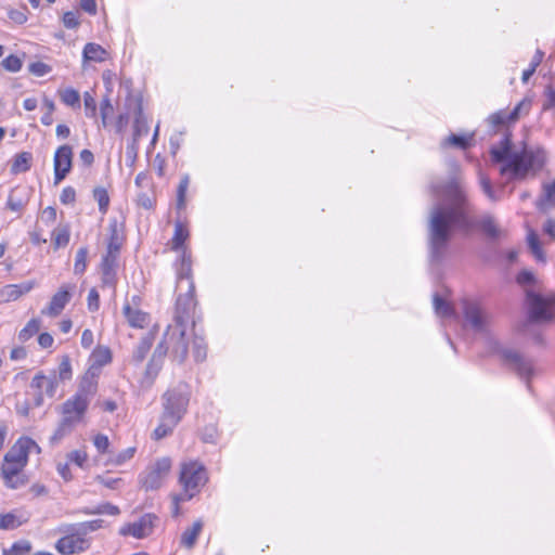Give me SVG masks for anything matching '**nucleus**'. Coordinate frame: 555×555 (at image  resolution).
Instances as JSON below:
<instances>
[{
  "label": "nucleus",
  "mask_w": 555,
  "mask_h": 555,
  "mask_svg": "<svg viewBox=\"0 0 555 555\" xmlns=\"http://www.w3.org/2000/svg\"><path fill=\"white\" fill-rule=\"evenodd\" d=\"M60 98L61 101L68 106L76 107L80 105V94L73 88L60 91Z\"/></svg>",
  "instance_id": "nucleus-44"
},
{
  "label": "nucleus",
  "mask_w": 555,
  "mask_h": 555,
  "mask_svg": "<svg viewBox=\"0 0 555 555\" xmlns=\"http://www.w3.org/2000/svg\"><path fill=\"white\" fill-rule=\"evenodd\" d=\"M156 519L157 517L155 515L145 514L138 521L121 527L119 533L121 535H132L137 539H143L152 533Z\"/></svg>",
  "instance_id": "nucleus-18"
},
{
  "label": "nucleus",
  "mask_w": 555,
  "mask_h": 555,
  "mask_svg": "<svg viewBox=\"0 0 555 555\" xmlns=\"http://www.w3.org/2000/svg\"><path fill=\"white\" fill-rule=\"evenodd\" d=\"M185 326L168 325L164 334L163 340L155 348L153 357L147 364V373H157L160 363L170 350L173 361L183 363L188 357V340L185 339Z\"/></svg>",
  "instance_id": "nucleus-3"
},
{
  "label": "nucleus",
  "mask_w": 555,
  "mask_h": 555,
  "mask_svg": "<svg viewBox=\"0 0 555 555\" xmlns=\"http://www.w3.org/2000/svg\"><path fill=\"white\" fill-rule=\"evenodd\" d=\"M51 66L43 63V62H34V63H30L29 66H28V70L30 74L37 76V77H42L47 74H49L51 72Z\"/></svg>",
  "instance_id": "nucleus-55"
},
{
  "label": "nucleus",
  "mask_w": 555,
  "mask_h": 555,
  "mask_svg": "<svg viewBox=\"0 0 555 555\" xmlns=\"http://www.w3.org/2000/svg\"><path fill=\"white\" fill-rule=\"evenodd\" d=\"M54 248L64 247L69 242V229L67 225H60L52 232Z\"/></svg>",
  "instance_id": "nucleus-39"
},
{
  "label": "nucleus",
  "mask_w": 555,
  "mask_h": 555,
  "mask_svg": "<svg viewBox=\"0 0 555 555\" xmlns=\"http://www.w3.org/2000/svg\"><path fill=\"white\" fill-rule=\"evenodd\" d=\"M479 183L482 192L490 201L496 202L499 199L492 188L490 179L481 172L479 173Z\"/></svg>",
  "instance_id": "nucleus-53"
},
{
  "label": "nucleus",
  "mask_w": 555,
  "mask_h": 555,
  "mask_svg": "<svg viewBox=\"0 0 555 555\" xmlns=\"http://www.w3.org/2000/svg\"><path fill=\"white\" fill-rule=\"evenodd\" d=\"M67 459L69 462H73L77 466L82 467L88 459V455L85 451L74 450L67 454Z\"/></svg>",
  "instance_id": "nucleus-58"
},
{
  "label": "nucleus",
  "mask_w": 555,
  "mask_h": 555,
  "mask_svg": "<svg viewBox=\"0 0 555 555\" xmlns=\"http://www.w3.org/2000/svg\"><path fill=\"white\" fill-rule=\"evenodd\" d=\"M40 320L38 319H31L27 322V324L18 333V339L22 343L27 341L30 339L34 335H36L40 330Z\"/></svg>",
  "instance_id": "nucleus-38"
},
{
  "label": "nucleus",
  "mask_w": 555,
  "mask_h": 555,
  "mask_svg": "<svg viewBox=\"0 0 555 555\" xmlns=\"http://www.w3.org/2000/svg\"><path fill=\"white\" fill-rule=\"evenodd\" d=\"M512 134L506 131L498 145L490 149V155L494 163L502 164L500 173L509 179H525L530 171L540 170L545 162V154L541 150L520 152L512 150Z\"/></svg>",
  "instance_id": "nucleus-2"
},
{
  "label": "nucleus",
  "mask_w": 555,
  "mask_h": 555,
  "mask_svg": "<svg viewBox=\"0 0 555 555\" xmlns=\"http://www.w3.org/2000/svg\"><path fill=\"white\" fill-rule=\"evenodd\" d=\"M90 360L92 363L85 376L95 380L96 371L112 361L111 350L107 347H98L93 350Z\"/></svg>",
  "instance_id": "nucleus-21"
},
{
  "label": "nucleus",
  "mask_w": 555,
  "mask_h": 555,
  "mask_svg": "<svg viewBox=\"0 0 555 555\" xmlns=\"http://www.w3.org/2000/svg\"><path fill=\"white\" fill-rule=\"evenodd\" d=\"M188 237L189 231L185 229V227L180 221L176 222L175 233L170 241L171 249L180 250Z\"/></svg>",
  "instance_id": "nucleus-35"
},
{
  "label": "nucleus",
  "mask_w": 555,
  "mask_h": 555,
  "mask_svg": "<svg viewBox=\"0 0 555 555\" xmlns=\"http://www.w3.org/2000/svg\"><path fill=\"white\" fill-rule=\"evenodd\" d=\"M94 447L100 453H107L109 447L108 437L103 434H98L93 440Z\"/></svg>",
  "instance_id": "nucleus-60"
},
{
  "label": "nucleus",
  "mask_w": 555,
  "mask_h": 555,
  "mask_svg": "<svg viewBox=\"0 0 555 555\" xmlns=\"http://www.w3.org/2000/svg\"><path fill=\"white\" fill-rule=\"evenodd\" d=\"M1 65L10 73H17L22 69L23 61L18 56L11 54L2 60Z\"/></svg>",
  "instance_id": "nucleus-50"
},
{
  "label": "nucleus",
  "mask_w": 555,
  "mask_h": 555,
  "mask_svg": "<svg viewBox=\"0 0 555 555\" xmlns=\"http://www.w3.org/2000/svg\"><path fill=\"white\" fill-rule=\"evenodd\" d=\"M108 230L109 237L106 256L117 257L124 242V236L118 229V223L116 220L109 222Z\"/></svg>",
  "instance_id": "nucleus-24"
},
{
  "label": "nucleus",
  "mask_w": 555,
  "mask_h": 555,
  "mask_svg": "<svg viewBox=\"0 0 555 555\" xmlns=\"http://www.w3.org/2000/svg\"><path fill=\"white\" fill-rule=\"evenodd\" d=\"M195 286L193 282H189L188 292L179 295L176 301V311L173 323L171 325L188 326L191 322L194 324V312L196 307L195 301Z\"/></svg>",
  "instance_id": "nucleus-11"
},
{
  "label": "nucleus",
  "mask_w": 555,
  "mask_h": 555,
  "mask_svg": "<svg viewBox=\"0 0 555 555\" xmlns=\"http://www.w3.org/2000/svg\"><path fill=\"white\" fill-rule=\"evenodd\" d=\"M117 257L104 256L101 263L102 283L104 286L115 287Z\"/></svg>",
  "instance_id": "nucleus-23"
},
{
  "label": "nucleus",
  "mask_w": 555,
  "mask_h": 555,
  "mask_svg": "<svg viewBox=\"0 0 555 555\" xmlns=\"http://www.w3.org/2000/svg\"><path fill=\"white\" fill-rule=\"evenodd\" d=\"M88 309L91 312L98 311L100 308V295L95 288H91L88 294Z\"/></svg>",
  "instance_id": "nucleus-59"
},
{
  "label": "nucleus",
  "mask_w": 555,
  "mask_h": 555,
  "mask_svg": "<svg viewBox=\"0 0 555 555\" xmlns=\"http://www.w3.org/2000/svg\"><path fill=\"white\" fill-rule=\"evenodd\" d=\"M206 344L202 337L195 336L193 339V357L195 361H204L206 359Z\"/></svg>",
  "instance_id": "nucleus-52"
},
{
  "label": "nucleus",
  "mask_w": 555,
  "mask_h": 555,
  "mask_svg": "<svg viewBox=\"0 0 555 555\" xmlns=\"http://www.w3.org/2000/svg\"><path fill=\"white\" fill-rule=\"evenodd\" d=\"M83 105L86 116L89 118H95L96 116V102L95 99L89 93L83 94Z\"/></svg>",
  "instance_id": "nucleus-54"
},
{
  "label": "nucleus",
  "mask_w": 555,
  "mask_h": 555,
  "mask_svg": "<svg viewBox=\"0 0 555 555\" xmlns=\"http://www.w3.org/2000/svg\"><path fill=\"white\" fill-rule=\"evenodd\" d=\"M462 309L465 322L473 331L482 334L488 333L492 317L478 301L464 299Z\"/></svg>",
  "instance_id": "nucleus-8"
},
{
  "label": "nucleus",
  "mask_w": 555,
  "mask_h": 555,
  "mask_svg": "<svg viewBox=\"0 0 555 555\" xmlns=\"http://www.w3.org/2000/svg\"><path fill=\"white\" fill-rule=\"evenodd\" d=\"M208 480L206 468L199 462L182 463L179 476V482L182 486V492L172 495L173 515H179V504L191 500Z\"/></svg>",
  "instance_id": "nucleus-4"
},
{
  "label": "nucleus",
  "mask_w": 555,
  "mask_h": 555,
  "mask_svg": "<svg viewBox=\"0 0 555 555\" xmlns=\"http://www.w3.org/2000/svg\"><path fill=\"white\" fill-rule=\"evenodd\" d=\"M179 422L178 417L173 416L171 412H163L160 422L153 433V438L155 440H160L170 435Z\"/></svg>",
  "instance_id": "nucleus-22"
},
{
  "label": "nucleus",
  "mask_w": 555,
  "mask_h": 555,
  "mask_svg": "<svg viewBox=\"0 0 555 555\" xmlns=\"http://www.w3.org/2000/svg\"><path fill=\"white\" fill-rule=\"evenodd\" d=\"M190 179L189 176H184L178 185L177 190V207L182 209L185 206V194L189 188Z\"/></svg>",
  "instance_id": "nucleus-51"
},
{
  "label": "nucleus",
  "mask_w": 555,
  "mask_h": 555,
  "mask_svg": "<svg viewBox=\"0 0 555 555\" xmlns=\"http://www.w3.org/2000/svg\"><path fill=\"white\" fill-rule=\"evenodd\" d=\"M52 372L56 373L59 383L70 380L73 377V369L69 356H62L57 369L53 370Z\"/></svg>",
  "instance_id": "nucleus-33"
},
{
  "label": "nucleus",
  "mask_w": 555,
  "mask_h": 555,
  "mask_svg": "<svg viewBox=\"0 0 555 555\" xmlns=\"http://www.w3.org/2000/svg\"><path fill=\"white\" fill-rule=\"evenodd\" d=\"M73 289V285H62L60 289L52 296L49 306L41 310V313L49 317L59 315L70 300Z\"/></svg>",
  "instance_id": "nucleus-19"
},
{
  "label": "nucleus",
  "mask_w": 555,
  "mask_h": 555,
  "mask_svg": "<svg viewBox=\"0 0 555 555\" xmlns=\"http://www.w3.org/2000/svg\"><path fill=\"white\" fill-rule=\"evenodd\" d=\"M59 382L55 372L44 375L43 372H38L30 382V388L36 390L34 397V406H41L43 404V396L52 399L56 395Z\"/></svg>",
  "instance_id": "nucleus-13"
},
{
  "label": "nucleus",
  "mask_w": 555,
  "mask_h": 555,
  "mask_svg": "<svg viewBox=\"0 0 555 555\" xmlns=\"http://www.w3.org/2000/svg\"><path fill=\"white\" fill-rule=\"evenodd\" d=\"M42 220L47 224L53 223L56 220V209L54 207H52V206L47 207L42 211Z\"/></svg>",
  "instance_id": "nucleus-64"
},
{
  "label": "nucleus",
  "mask_w": 555,
  "mask_h": 555,
  "mask_svg": "<svg viewBox=\"0 0 555 555\" xmlns=\"http://www.w3.org/2000/svg\"><path fill=\"white\" fill-rule=\"evenodd\" d=\"M171 469V460L162 457L149 466L144 473L140 475L139 482L145 491H154L162 487L165 478Z\"/></svg>",
  "instance_id": "nucleus-9"
},
{
  "label": "nucleus",
  "mask_w": 555,
  "mask_h": 555,
  "mask_svg": "<svg viewBox=\"0 0 555 555\" xmlns=\"http://www.w3.org/2000/svg\"><path fill=\"white\" fill-rule=\"evenodd\" d=\"M107 52L100 44L89 42L83 48V59L86 61L103 62L106 60Z\"/></svg>",
  "instance_id": "nucleus-31"
},
{
  "label": "nucleus",
  "mask_w": 555,
  "mask_h": 555,
  "mask_svg": "<svg viewBox=\"0 0 555 555\" xmlns=\"http://www.w3.org/2000/svg\"><path fill=\"white\" fill-rule=\"evenodd\" d=\"M93 198L98 202L99 210L105 214L109 206V196L106 189L98 186L93 190Z\"/></svg>",
  "instance_id": "nucleus-45"
},
{
  "label": "nucleus",
  "mask_w": 555,
  "mask_h": 555,
  "mask_svg": "<svg viewBox=\"0 0 555 555\" xmlns=\"http://www.w3.org/2000/svg\"><path fill=\"white\" fill-rule=\"evenodd\" d=\"M122 313L132 327L143 328L147 323V314L139 308H133L128 301L124 305Z\"/></svg>",
  "instance_id": "nucleus-25"
},
{
  "label": "nucleus",
  "mask_w": 555,
  "mask_h": 555,
  "mask_svg": "<svg viewBox=\"0 0 555 555\" xmlns=\"http://www.w3.org/2000/svg\"><path fill=\"white\" fill-rule=\"evenodd\" d=\"M37 282L35 280L23 282L21 284H8L0 289V304L15 301L23 295L35 288Z\"/></svg>",
  "instance_id": "nucleus-20"
},
{
  "label": "nucleus",
  "mask_w": 555,
  "mask_h": 555,
  "mask_svg": "<svg viewBox=\"0 0 555 555\" xmlns=\"http://www.w3.org/2000/svg\"><path fill=\"white\" fill-rule=\"evenodd\" d=\"M163 412H171L173 416L181 421L186 412L190 401V392L185 384H179L177 387L167 390L163 396Z\"/></svg>",
  "instance_id": "nucleus-12"
},
{
  "label": "nucleus",
  "mask_w": 555,
  "mask_h": 555,
  "mask_svg": "<svg viewBox=\"0 0 555 555\" xmlns=\"http://www.w3.org/2000/svg\"><path fill=\"white\" fill-rule=\"evenodd\" d=\"M68 421L69 420H61L54 434L50 437L51 444H57L66 435L73 430L75 426L72 425Z\"/></svg>",
  "instance_id": "nucleus-41"
},
{
  "label": "nucleus",
  "mask_w": 555,
  "mask_h": 555,
  "mask_svg": "<svg viewBox=\"0 0 555 555\" xmlns=\"http://www.w3.org/2000/svg\"><path fill=\"white\" fill-rule=\"evenodd\" d=\"M191 273H192L191 256L189 254H186L185 250H182L181 263L177 270L178 285H180L183 282V280L186 281L188 285H189V282H193L192 278H191Z\"/></svg>",
  "instance_id": "nucleus-29"
},
{
  "label": "nucleus",
  "mask_w": 555,
  "mask_h": 555,
  "mask_svg": "<svg viewBox=\"0 0 555 555\" xmlns=\"http://www.w3.org/2000/svg\"><path fill=\"white\" fill-rule=\"evenodd\" d=\"M31 159H33V156L30 153H28V152L18 153L12 163L11 171L15 175L28 171L30 168Z\"/></svg>",
  "instance_id": "nucleus-34"
},
{
  "label": "nucleus",
  "mask_w": 555,
  "mask_h": 555,
  "mask_svg": "<svg viewBox=\"0 0 555 555\" xmlns=\"http://www.w3.org/2000/svg\"><path fill=\"white\" fill-rule=\"evenodd\" d=\"M516 280L520 285H529L534 282V274L529 270H522L518 273Z\"/></svg>",
  "instance_id": "nucleus-62"
},
{
  "label": "nucleus",
  "mask_w": 555,
  "mask_h": 555,
  "mask_svg": "<svg viewBox=\"0 0 555 555\" xmlns=\"http://www.w3.org/2000/svg\"><path fill=\"white\" fill-rule=\"evenodd\" d=\"M24 466L12 463L3 459L1 466V478L5 487L10 489H18L27 483V478L24 474Z\"/></svg>",
  "instance_id": "nucleus-15"
},
{
  "label": "nucleus",
  "mask_w": 555,
  "mask_h": 555,
  "mask_svg": "<svg viewBox=\"0 0 555 555\" xmlns=\"http://www.w3.org/2000/svg\"><path fill=\"white\" fill-rule=\"evenodd\" d=\"M31 449H38L37 443L30 438H20L4 454L5 460L26 466L28 463V456Z\"/></svg>",
  "instance_id": "nucleus-16"
},
{
  "label": "nucleus",
  "mask_w": 555,
  "mask_h": 555,
  "mask_svg": "<svg viewBox=\"0 0 555 555\" xmlns=\"http://www.w3.org/2000/svg\"><path fill=\"white\" fill-rule=\"evenodd\" d=\"M83 513L87 515H100V514H106L116 516L120 513L119 507L116 505H113L111 503H103L96 506L95 508H85Z\"/></svg>",
  "instance_id": "nucleus-42"
},
{
  "label": "nucleus",
  "mask_w": 555,
  "mask_h": 555,
  "mask_svg": "<svg viewBox=\"0 0 555 555\" xmlns=\"http://www.w3.org/2000/svg\"><path fill=\"white\" fill-rule=\"evenodd\" d=\"M111 90L107 88V93L103 96L100 103L101 122L104 128L108 126V117L114 114V106L109 99Z\"/></svg>",
  "instance_id": "nucleus-37"
},
{
  "label": "nucleus",
  "mask_w": 555,
  "mask_h": 555,
  "mask_svg": "<svg viewBox=\"0 0 555 555\" xmlns=\"http://www.w3.org/2000/svg\"><path fill=\"white\" fill-rule=\"evenodd\" d=\"M62 531L64 537L57 540L55 548L63 555H72L87 551L90 547L89 539L78 534V529L74 524L66 525Z\"/></svg>",
  "instance_id": "nucleus-10"
},
{
  "label": "nucleus",
  "mask_w": 555,
  "mask_h": 555,
  "mask_svg": "<svg viewBox=\"0 0 555 555\" xmlns=\"http://www.w3.org/2000/svg\"><path fill=\"white\" fill-rule=\"evenodd\" d=\"M27 202L28 196L26 190L24 188H15L9 194L7 207L14 212H20L26 206Z\"/></svg>",
  "instance_id": "nucleus-27"
},
{
  "label": "nucleus",
  "mask_w": 555,
  "mask_h": 555,
  "mask_svg": "<svg viewBox=\"0 0 555 555\" xmlns=\"http://www.w3.org/2000/svg\"><path fill=\"white\" fill-rule=\"evenodd\" d=\"M434 308L435 312L442 318L451 317L454 312L451 305L443 300L438 294L434 295Z\"/></svg>",
  "instance_id": "nucleus-43"
},
{
  "label": "nucleus",
  "mask_w": 555,
  "mask_h": 555,
  "mask_svg": "<svg viewBox=\"0 0 555 555\" xmlns=\"http://www.w3.org/2000/svg\"><path fill=\"white\" fill-rule=\"evenodd\" d=\"M531 102L527 99L520 101L509 113L504 109H500L488 117V124L494 131L499 128L516 122L520 114L525 111L528 113Z\"/></svg>",
  "instance_id": "nucleus-14"
},
{
  "label": "nucleus",
  "mask_w": 555,
  "mask_h": 555,
  "mask_svg": "<svg viewBox=\"0 0 555 555\" xmlns=\"http://www.w3.org/2000/svg\"><path fill=\"white\" fill-rule=\"evenodd\" d=\"M430 191L440 201L430 207L427 222L428 246L433 261L442 260L454 229L468 232L479 227L491 238L501 236L502 231L491 215H486L480 220L476 219L475 206L459 178L433 182Z\"/></svg>",
  "instance_id": "nucleus-1"
},
{
  "label": "nucleus",
  "mask_w": 555,
  "mask_h": 555,
  "mask_svg": "<svg viewBox=\"0 0 555 555\" xmlns=\"http://www.w3.org/2000/svg\"><path fill=\"white\" fill-rule=\"evenodd\" d=\"M526 302L528 318L524 322L520 331L529 333L531 325L535 323H546L555 317V294H538L533 291L526 292Z\"/></svg>",
  "instance_id": "nucleus-6"
},
{
  "label": "nucleus",
  "mask_w": 555,
  "mask_h": 555,
  "mask_svg": "<svg viewBox=\"0 0 555 555\" xmlns=\"http://www.w3.org/2000/svg\"><path fill=\"white\" fill-rule=\"evenodd\" d=\"M499 352L504 365L514 371L529 387L535 374L533 360L512 348H502Z\"/></svg>",
  "instance_id": "nucleus-7"
},
{
  "label": "nucleus",
  "mask_w": 555,
  "mask_h": 555,
  "mask_svg": "<svg viewBox=\"0 0 555 555\" xmlns=\"http://www.w3.org/2000/svg\"><path fill=\"white\" fill-rule=\"evenodd\" d=\"M26 518H20L12 513H8L0 516V529L13 530L26 522Z\"/></svg>",
  "instance_id": "nucleus-40"
},
{
  "label": "nucleus",
  "mask_w": 555,
  "mask_h": 555,
  "mask_svg": "<svg viewBox=\"0 0 555 555\" xmlns=\"http://www.w3.org/2000/svg\"><path fill=\"white\" fill-rule=\"evenodd\" d=\"M9 17L16 24H24L27 21V15L21 10H10Z\"/></svg>",
  "instance_id": "nucleus-63"
},
{
  "label": "nucleus",
  "mask_w": 555,
  "mask_h": 555,
  "mask_svg": "<svg viewBox=\"0 0 555 555\" xmlns=\"http://www.w3.org/2000/svg\"><path fill=\"white\" fill-rule=\"evenodd\" d=\"M537 206L541 210H547L555 206V180L551 183H544L540 198Z\"/></svg>",
  "instance_id": "nucleus-28"
},
{
  "label": "nucleus",
  "mask_w": 555,
  "mask_h": 555,
  "mask_svg": "<svg viewBox=\"0 0 555 555\" xmlns=\"http://www.w3.org/2000/svg\"><path fill=\"white\" fill-rule=\"evenodd\" d=\"M135 449L134 448H128L119 452L114 459L111 460V462L115 465H121L125 462L132 459L134 455Z\"/></svg>",
  "instance_id": "nucleus-57"
},
{
  "label": "nucleus",
  "mask_w": 555,
  "mask_h": 555,
  "mask_svg": "<svg viewBox=\"0 0 555 555\" xmlns=\"http://www.w3.org/2000/svg\"><path fill=\"white\" fill-rule=\"evenodd\" d=\"M474 141L473 134L469 135H461V134H450L442 143L443 146L451 145L461 150H466L472 146Z\"/></svg>",
  "instance_id": "nucleus-36"
},
{
  "label": "nucleus",
  "mask_w": 555,
  "mask_h": 555,
  "mask_svg": "<svg viewBox=\"0 0 555 555\" xmlns=\"http://www.w3.org/2000/svg\"><path fill=\"white\" fill-rule=\"evenodd\" d=\"M96 380L90 379L89 376H83L76 393L62 404V418L69 420L68 422L74 426L79 423L96 393Z\"/></svg>",
  "instance_id": "nucleus-5"
},
{
  "label": "nucleus",
  "mask_w": 555,
  "mask_h": 555,
  "mask_svg": "<svg viewBox=\"0 0 555 555\" xmlns=\"http://www.w3.org/2000/svg\"><path fill=\"white\" fill-rule=\"evenodd\" d=\"M149 132V126L145 117L143 116L142 106L139 103L137 106L135 118L133 122V141L138 143L139 139Z\"/></svg>",
  "instance_id": "nucleus-30"
},
{
  "label": "nucleus",
  "mask_w": 555,
  "mask_h": 555,
  "mask_svg": "<svg viewBox=\"0 0 555 555\" xmlns=\"http://www.w3.org/2000/svg\"><path fill=\"white\" fill-rule=\"evenodd\" d=\"M528 245L535 259L544 262L545 256L540 246L538 235L532 231L528 234Z\"/></svg>",
  "instance_id": "nucleus-48"
},
{
  "label": "nucleus",
  "mask_w": 555,
  "mask_h": 555,
  "mask_svg": "<svg viewBox=\"0 0 555 555\" xmlns=\"http://www.w3.org/2000/svg\"><path fill=\"white\" fill-rule=\"evenodd\" d=\"M72 160L73 149L69 145L64 144L55 151L53 159L54 184H59L62 180L65 179V177L72 169Z\"/></svg>",
  "instance_id": "nucleus-17"
},
{
  "label": "nucleus",
  "mask_w": 555,
  "mask_h": 555,
  "mask_svg": "<svg viewBox=\"0 0 555 555\" xmlns=\"http://www.w3.org/2000/svg\"><path fill=\"white\" fill-rule=\"evenodd\" d=\"M31 551V544L27 540L14 542L9 550H3V555H26Z\"/></svg>",
  "instance_id": "nucleus-47"
},
{
  "label": "nucleus",
  "mask_w": 555,
  "mask_h": 555,
  "mask_svg": "<svg viewBox=\"0 0 555 555\" xmlns=\"http://www.w3.org/2000/svg\"><path fill=\"white\" fill-rule=\"evenodd\" d=\"M203 526L204 524L201 519L195 520L191 527L186 528L182 532L180 544L188 550L193 548L196 544L198 535L203 530Z\"/></svg>",
  "instance_id": "nucleus-26"
},
{
  "label": "nucleus",
  "mask_w": 555,
  "mask_h": 555,
  "mask_svg": "<svg viewBox=\"0 0 555 555\" xmlns=\"http://www.w3.org/2000/svg\"><path fill=\"white\" fill-rule=\"evenodd\" d=\"M75 527L78 529V534H82L85 538L88 533L96 531L98 529L102 528L104 525L103 519H94L90 521H83L79 524H74Z\"/></svg>",
  "instance_id": "nucleus-46"
},
{
  "label": "nucleus",
  "mask_w": 555,
  "mask_h": 555,
  "mask_svg": "<svg viewBox=\"0 0 555 555\" xmlns=\"http://www.w3.org/2000/svg\"><path fill=\"white\" fill-rule=\"evenodd\" d=\"M153 343H154V335L149 333L146 335H144L138 346L135 347L134 351H133V359L137 361V362H142L146 354L149 353L150 349L152 348L153 346Z\"/></svg>",
  "instance_id": "nucleus-32"
},
{
  "label": "nucleus",
  "mask_w": 555,
  "mask_h": 555,
  "mask_svg": "<svg viewBox=\"0 0 555 555\" xmlns=\"http://www.w3.org/2000/svg\"><path fill=\"white\" fill-rule=\"evenodd\" d=\"M60 201L64 205L74 204L76 201V191L72 186H65L61 193Z\"/></svg>",
  "instance_id": "nucleus-61"
},
{
  "label": "nucleus",
  "mask_w": 555,
  "mask_h": 555,
  "mask_svg": "<svg viewBox=\"0 0 555 555\" xmlns=\"http://www.w3.org/2000/svg\"><path fill=\"white\" fill-rule=\"evenodd\" d=\"M88 248L80 247L75 257L74 272L75 274H82L87 268Z\"/></svg>",
  "instance_id": "nucleus-49"
},
{
  "label": "nucleus",
  "mask_w": 555,
  "mask_h": 555,
  "mask_svg": "<svg viewBox=\"0 0 555 555\" xmlns=\"http://www.w3.org/2000/svg\"><path fill=\"white\" fill-rule=\"evenodd\" d=\"M63 24L68 29L77 28L80 25L78 12H65L63 15Z\"/></svg>",
  "instance_id": "nucleus-56"
}]
</instances>
